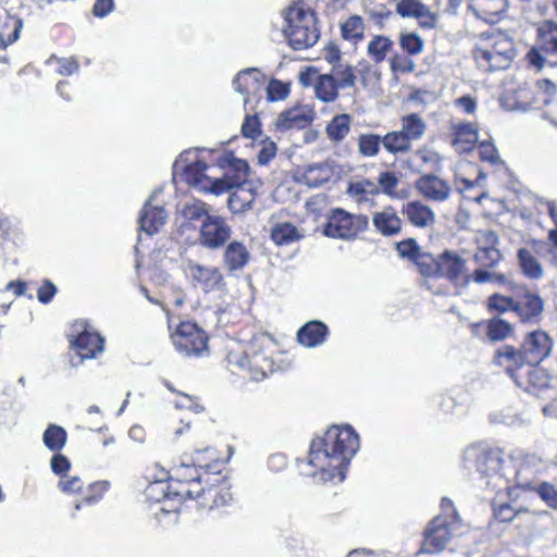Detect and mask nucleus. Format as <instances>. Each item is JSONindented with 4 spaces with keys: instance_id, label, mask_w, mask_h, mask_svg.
<instances>
[{
    "instance_id": "1",
    "label": "nucleus",
    "mask_w": 557,
    "mask_h": 557,
    "mask_svg": "<svg viewBox=\"0 0 557 557\" xmlns=\"http://www.w3.org/2000/svg\"><path fill=\"white\" fill-rule=\"evenodd\" d=\"M359 449V436L350 425L331 426L323 437L313 438L308 465L320 469V480L343 482L350 459Z\"/></svg>"
},
{
    "instance_id": "2",
    "label": "nucleus",
    "mask_w": 557,
    "mask_h": 557,
    "mask_svg": "<svg viewBox=\"0 0 557 557\" xmlns=\"http://www.w3.org/2000/svg\"><path fill=\"white\" fill-rule=\"evenodd\" d=\"M463 459L466 466L474 468L484 484L494 490L508 488L511 481L522 488L531 486L532 470L523 463L516 468L511 458L505 463L499 448L471 445L465 450Z\"/></svg>"
},
{
    "instance_id": "3",
    "label": "nucleus",
    "mask_w": 557,
    "mask_h": 557,
    "mask_svg": "<svg viewBox=\"0 0 557 557\" xmlns=\"http://www.w3.org/2000/svg\"><path fill=\"white\" fill-rule=\"evenodd\" d=\"M284 36L295 50L310 48L320 38L315 13L304 2L290 5L284 12Z\"/></svg>"
},
{
    "instance_id": "4",
    "label": "nucleus",
    "mask_w": 557,
    "mask_h": 557,
    "mask_svg": "<svg viewBox=\"0 0 557 557\" xmlns=\"http://www.w3.org/2000/svg\"><path fill=\"white\" fill-rule=\"evenodd\" d=\"M189 185L199 187L203 191L221 195L236 188L228 198V207L233 212H244L251 208L253 194L251 183L243 176H222L210 181V176H185Z\"/></svg>"
},
{
    "instance_id": "5",
    "label": "nucleus",
    "mask_w": 557,
    "mask_h": 557,
    "mask_svg": "<svg viewBox=\"0 0 557 557\" xmlns=\"http://www.w3.org/2000/svg\"><path fill=\"white\" fill-rule=\"evenodd\" d=\"M473 55L484 72L504 70L515 57L513 42L503 33L491 34L474 49Z\"/></svg>"
},
{
    "instance_id": "6",
    "label": "nucleus",
    "mask_w": 557,
    "mask_h": 557,
    "mask_svg": "<svg viewBox=\"0 0 557 557\" xmlns=\"http://www.w3.org/2000/svg\"><path fill=\"white\" fill-rule=\"evenodd\" d=\"M368 224V218L364 215H352L342 209H336L325 224L323 234L332 238L348 239L366 230Z\"/></svg>"
},
{
    "instance_id": "7",
    "label": "nucleus",
    "mask_w": 557,
    "mask_h": 557,
    "mask_svg": "<svg viewBox=\"0 0 557 557\" xmlns=\"http://www.w3.org/2000/svg\"><path fill=\"white\" fill-rule=\"evenodd\" d=\"M172 342L180 354L199 356L207 349L208 336L196 323L187 321L177 326Z\"/></svg>"
},
{
    "instance_id": "8",
    "label": "nucleus",
    "mask_w": 557,
    "mask_h": 557,
    "mask_svg": "<svg viewBox=\"0 0 557 557\" xmlns=\"http://www.w3.org/2000/svg\"><path fill=\"white\" fill-rule=\"evenodd\" d=\"M451 530V522L446 518H433L424 531V541L419 553L437 554L443 552L450 542Z\"/></svg>"
},
{
    "instance_id": "9",
    "label": "nucleus",
    "mask_w": 557,
    "mask_h": 557,
    "mask_svg": "<svg viewBox=\"0 0 557 557\" xmlns=\"http://www.w3.org/2000/svg\"><path fill=\"white\" fill-rule=\"evenodd\" d=\"M162 193V188H156L149 198L145 201L138 216L139 231L148 235L157 234L165 224L168 213L162 203H159L157 197Z\"/></svg>"
},
{
    "instance_id": "10",
    "label": "nucleus",
    "mask_w": 557,
    "mask_h": 557,
    "mask_svg": "<svg viewBox=\"0 0 557 557\" xmlns=\"http://www.w3.org/2000/svg\"><path fill=\"white\" fill-rule=\"evenodd\" d=\"M544 306V299L529 289H524L515 296V313L521 323H539L543 318Z\"/></svg>"
},
{
    "instance_id": "11",
    "label": "nucleus",
    "mask_w": 557,
    "mask_h": 557,
    "mask_svg": "<svg viewBox=\"0 0 557 557\" xmlns=\"http://www.w3.org/2000/svg\"><path fill=\"white\" fill-rule=\"evenodd\" d=\"M521 347L528 366L534 368L549 357L553 349V339L544 331L537 330L527 334Z\"/></svg>"
},
{
    "instance_id": "12",
    "label": "nucleus",
    "mask_w": 557,
    "mask_h": 557,
    "mask_svg": "<svg viewBox=\"0 0 557 557\" xmlns=\"http://www.w3.org/2000/svg\"><path fill=\"white\" fill-rule=\"evenodd\" d=\"M231 236V227L225 220L212 214L203 224L200 225L199 243L209 249L222 247Z\"/></svg>"
},
{
    "instance_id": "13",
    "label": "nucleus",
    "mask_w": 557,
    "mask_h": 557,
    "mask_svg": "<svg viewBox=\"0 0 557 557\" xmlns=\"http://www.w3.org/2000/svg\"><path fill=\"white\" fill-rule=\"evenodd\" d=\"M557 57V23L547 22L541 29L539 48H533L529 54L532 65L541 70L545 66L546 57Z\"/></svg>"
},
{
    "instance_id": "14",
    "label": "nucleus",
    "mask_w": 557,
    "mask_h": 557,
    "mask_svg": "<svg viewBox=\"0 0 557 557\" xmlns=\"http://www.w3.org/2000/svg\"><path fill=\"white\" fill-rule=\"evenodd\" d=\"M493 361L496 366L505 368L507 374L518 386H522V383L517 376V371L522 367L528 366V361L521 345L519 347H515L512 345L500 346L495 350Z\"/></svg>"
},
{
    "instance_id": "15",
    "label": "nucleus",
    "mask_w": 557,
    "mask_h": 557,
    "mask_svg": "<svg viewBox=\"0 0 557 557\" xmlns=\"http://www.w3.org/2000/svg\"><path fill=\"white\" fill-rule=\"evenodd\" d=\"M205 147L188 148L182 151L172 165V174H205L209 164L200 157Z\"/></svg>"
},
{
    "instance_id": "16",
    "label": "nucleus",
    "mask_w": 557,
    "mask_h": 557,
    "mask_svg": "<svg viewBox=\"0 0 557 557\" xmlns=\"http://www.w3.org/2000/svg\"><path fill=\"white\" fill-rule=\"evenodd\" d=\"M71 346L75 349L79 362H83L85 359L96 358L98 354L103 351L104 338L97 332L85 329L71 341Z\"/></svg>"
},
{
    "instance_id": "17",
    "label": "nucleus",
    "mask_w": 557,
    "mask_h": 557,
    "mask_svg": "<svg viewBox=\"0 0 557 557\" xmlns=\"http://www.w3.org/2000/svg\"><path fill=\"white\" fill-rule=\"evenodd\" d=\"M508 9V0H471L468 10L488 24L498 23Z\"/></svg>"
},
{
    "instance_id": "18",
    "label": "nucleus",
    "mask_w": 557,
    "mask_h": 557,
    "mask_svg": "<svg viewBox=\"0 0 557 557\" xmlns=\"http://www.w3.org/2000/svg\"><path fill=\"white\" fill-rule=\"evenodd\" d=\"M187 269L191 278L199 284L200 288L209 293L224 286V277L218 268L205 267L188 261Z\"/></svg>"
},
{
    "instance_id": "19",
    "label": "nucleus",
    "mask_w": 557,
    "mask_h": 557,
    "mask_svg": "<svg viewBox=\"0 0 557 557\" xmlns=\"http://www.w3.org/2000/svg\"><path fill=\"white\" fill-rule=\"evenodd\" d=\"M313 113L306 107H296L280 113L275 127L280 131L304 129L311 124Z\"/></svg>"
},
{
    "instance_id": "20",
    "label": "nucleus",
    "mask_w": 557,
    "mask_h": 557,
    "mask_svg": "<svg viewBox=\"0 0 557 557\" xmlns=\"http://www.w3.org/2000/svg\"><path fill=\"white\" fill-rule=\"evenodd\" d=\"M479 140L478 128L470 122H461L453 126L451 145L458 152H469Z\"/></svg>"
},
{
    "instance_id": "21",
    "label": "nucleus",
    "mask_w": 557,
    "mask_h": 557,
    "mask_svg": "<svg viewBox=\"0 0 557 557\" xmlns=\"http://www.w3.org/2000/svg\"><path fill=\"white\" fill-rule=\"evenodd\" d=\"M466 268V261L458 253L445 250L438 255L437 277H445L449 282H457Z\"/></svg>"
},
{
    "instance_id": "22",
    "label": "nucleus",
    "mask_w": 557,
    "mask_h": 557,
    "mask_svg": "<svg viewBox=\"0 0 557 557\" xmlns=\"http://www.w3.org/2000/svg\"><path fill=\"white\" fill-rule=\"evenodd\" d=\"M329 335V327L319 320H312L304 324L297 332L299 344L305 347H317L322 345Z\"/></svg>"
},
{
    "instance_id": "23",
    "label": "nucleus",
    "mask_w": 557,
    "mask_h": 557,
    "mask_svg": "<svg viewBox=\"0 0 557 557\" xmlns=\"http://www.w3.org/2000/svg\"><path fill=\"white\" fill-rule=\"evenodd\" d=\"M249 260L250 253L243 243L233 240L226 245L223 253V263L230 272L244 269Z\"/></svg>"
},
{
    "instance_id": "24",
    "label": "nucleus",
    "mask_w": 557,
    "mask_h": 557,
    "mask_svg": "<svg viewBox=\"0 0 557 557\" xmlns=\"http://www.w3.org/2000/svg\"><path fill=\"white\" fill-rule=\"evenodd\" d=\"M416 185L424 197L436 201L445 200L450 193V187L440 176H420Z\"/></svg>"
},
{
    "instance_id": "25",
    "label": "nucleus",
    "mask_w": 557,
    "mask_h": 557,
    "mask_svg": "<svg viewBox=\"0 0 557 557\" xmlns=\"http://www.w3.org/2000/svg\"><path fill=\"white\" fill-rule=\"evenodd\" d=\"M407 219L417 227H426L435 222L433 210L420 201H410L404 207Z\"/></svg>"
},
{
    "instance_id": "26",
    "label": "nucleus",
    "mask_w": 557,
    "mask_h": 557,
    "mask_svg": "<svg viewBox=\"0 0 557 557\" xmlns=\"http://www.w3.org/2000/svg\"><path fill=\"white\" fill-rule=\"evenodd\" d=\"M373 224L384 236L396 235L401 230V221L392 209L374 213Z\"/></svg>"
},
{
    "instance_id": "27",
    "label": "nucleus",
    "mask_w": 557,
    "mask_h": 557,
    "mask_svg": "<svg viewBox=\"0 0 557 557\" xmlns=\"http://www.w3.org/2000/svg\"><path fill=\"white\" fill-rule=\"evenodd\" d=\"M515 333L513 325L500 317L486 321V337L491 343L503 342Z\"/></svg>"
},
{
    "instance_id": "28",
    "label": "nucleus",
    "mask_w": 557,
    "mask_h": 557,
    "mask_svg": "<svg viewBox=\"0 0 557 557\" xmlns=\"http://www.w3.org/2000/svg\"><path fill=\"white\" fill-rule=\"evenodd\" d=\"M259 75L260 72L255 67H248L240 71L232 82L234 90L247 96L258 88L260 83Z\"/></svg>"
},
{
    "instance_id": "29",
    "label": "nucleus",
    "mask_w": 557,
    "mask_h": 557,
    "mask_svg": "<svg viewBox=\"0 0 557 557\" xmlns=\"http://www.w3.org/2000/svg\"><path fill=\"white\" fill-rule=\"evenodd\" d=\"M180 213L186 223L200 222V225L212 215L209 213L208 205L200 200L185 202L180 209Z\"/></svg>"
},
{
    "instance_id": "30",
    "label": "nucleus",
    "mask_w": 557,
    "mask_h": 557,
    "mask_svg": "<svg viewBox=\"0 0 557 557\" xmlns=\"http://www.w3.org/2000/svg\"><path fill=\"white\" fill-rule=\"evenodd\" d=\"M401 133L410 140L418 141L423 136L426 125L418 113H409L400 120Z\"/></svg>"
},
{
    "instance_id": "31",
    "label": "nucleus",
    "mask_w": 557,
    "mask_h": 557,
    "mask_svg": "<svg viewBox=\"0 0 557 557\" xmlns=\"http://www.w3.org/2000/svg\"><path fill=\"white\" fill-rule=\"evenodd\" d=\"M315 97L323 102H333L338 97V87L334 75L322 74L318 76L314 87Z\"/></svg>"
},
{
    "instance_id": "32",
    "label": "nucleus",
    "mask_w": 557,
    "mask_h": 557,
    "mask_svg": "<svg viewBox=\"0 0 557 557\" xmlns=\"http://www.w3.org/2000/svg\"><path fill=\"white\" fill-rule=\"evenodd\" d=\"M517 257L521 271L527 277L531 280H539L543 276V268L541 263L527 248H520Z\"/></svg>"
},
{
    "instance_id": "33",
    "label": "nucleus",
    "mask_w": 557,
    "mask_h": 557,
    "mask_svg": "<svg viewBox=\"0 0 557 557\" xmlns=\"http://www.w3.org/2000/svg\"><path fill=\"white\" fill-rule=\"evenodd\" d=\"M364 28L363 18L359 15H352L341 25L342 37L356 45L363 39Z\"/></svg>"
},
{
    "instance_id": "34",
    "label": "nucleus",
    "mask_w": 557,
    "mask_h": 557,
    "mask_svg": "<svg viewBox=\"0 0 557 557\" xmlns=\"http://www.w3.org/2000/svg\"><path fill=\"white\" fill-rule=\"evenodd\" d=\"M351 117L343 113L335 115L326 126V134L332 141L343 140L350 131Z\"/></svg>"
},
{
    "instance_id": "35",
    "label": "nucleus",
    "mask_w": 557,
    "mask_h": 557,
    "mask_svg": "<svg viewBox=\"0 0 557 557\" xmlns=\"http://www.w3.org/2000/svg\"><path fill=\"white\" fill-rule=\"evenodd\" d=\"M382 145L389 153L396 154L408 152L412 147V141L401 131H394L382 138Z\"/></svg>"
},
{
    "instance_id": "36",
    "label": "nucleus",
    "mask_w": 557,
    "mask_h": 557,
    "mask_svg": "<svg viewBox=\"0 0 557 557\" xmlns=\"http://www.w3.org/2000/svg\"><path fill=\"white\" fill-rule=\"evenodd\" d=\"M66 438V431L57 424H49L42 434L44 444L51 451H60L65 446Z\"/></svg>"
},
{
    "instance_id": "37",
    "label": "nucleus",
    "mask_w": 557,
    "mask_h": 557,
    "mask_svg": "<svg viewBox=\"0 0 557 557\" xmlns=\"http://www.w3.org/2000/svg\"><path fill=\"white\" fill-rule=\"evenodd\" d=\"M393 45V41L388 37L375 35L368 44L367 52L375 63H381L392 50Z\"/></svg>"
},
{
    "instance_id": "38",
    "label": "nucleus",
    "mask_w": 557,
    "mask_h": 557,
    "mask_svg": "<svg viewBox=\"0 0 557 557\" xmlns=\"http://www.w3.org/2000/svg\"><path fill=\"white\" fill-rule=\"evenodd\" d=\"M216 165L223 172H233L234 174H248L249 172L248 162L237 158L232 151L223 153L218 159Z\"/></svg>"
},
{
    "instance_id": "39",
    "label": "nucleus",
    "mask_w": 557,
    "mask_h": 557,
    "mask_svg": "<svg viewBox=\"0 0 557 557\" xmlns=\"http://www.w3.org/2000/svg\"><path fill=\"white\" fill-rule=\"evenodd\" d=\"M296 226L290 223H281L271 231V238L280 246L290 244L299 238Z\"/></svg>"
},
{
    "instance_id": "40",
    "label": "nucleus",
    "mask_w": 557,
    "mask_h": 557,
    "mask_svg": "<svg viewBox=\"0 0 557 557\" xmlns=\"http://www.w3.org/2000/svg\"><path fill=\"white\" fill-rule=\"evenodd\" d=\"M230 362L235 363L237 367L242 369L248 368L250 370L256 371L260 370L262 372V375H265L261 362H268V360L260 354L255 352L252 355H249L245 352L243 355H231Z\"/></svg>"
},
{
    "instance_id": "41",
    "label": "nucleus",
    "mask_w": 557,
    "mask_h": 557,
    "mask_svg": "<svg viewBox=\"0 0 557 557\" xmlns=\"http://www.w3.org/2000/svg\"><path fill=\"white\" fill-rule=\"evenodd\" d=\"M488 311H494L497 314L506 312L515 313V297L505 296L498 293L492 294L486 300Z\"/></svg>"
},
{
    "instance_id": "42",
    "label": "nucleus",
    "mask_w": 557,
    "mask_h": 557,
    "mask_svg": "<svg viewBox=\"0 0 557 557\" xmlns=\"http://www.w3.org/2000/svg\"><path fill=\"white\" fill-rule=\"evenodd\" d=\"M421 275L425 277H437L438 273V256L434 257L429 252H420L413 261Z\"/></svg>"
},
{
    "instance_id": "43",
    "label": "nucleus",
    "mask_w": 557,
    "mask_h": 557,
    "mask_svg": "<svg viewBox=\"0 0 557 557\" xmlns=\"http://www.w3.org/2000/svg\"><path fill=\"white\" fill-rule=\"evenodd\" d=\"M331 75H334L338 89L350 88L356 84L355 67L352 65H334Z\"/></svg>"
},
{
    "instance_id": "44",
    "label": "nucleus",
    "mask_w": 557,
    "mask_h": 557,
    "mask_svg": "<svg viewBox=\"0 0 557 557\" xmlns=\"http://www.w3.org/2000/svg\"><path fill=\"white\" fill-rule=\"evenodd\" d=\"M176 488L170 485L168 482L156 481L150 483L146 490L147 496L156 502H162L164 499H172L174 496L173 492Z\"/></svg>"
},
{
    "instance_id": "45",
    "label": "nucleus",
    "mask_w": 557,
    "mask_h": 557,
    "mask_svg": "<svg viewBox=\"0 0 557 557\" xmlns=\"http://www.w3.org/2000/svg\"><path fill=\"white\" fill-rule=\"evenodd\" d=\"M425 8L419 0H400L396 4V13L404 18H418Z\"/></svg>"
},
{
    "instance_id": "46",
    "label": "nucleus",
    "mask_w": 557,
    "mask_h": 557,
    "mask_svg": "<svg viewBox=\"0 0 557 557\" xmlns=\"http://www.w3.org/2000/svg\"><path fill=\"white\" fill-rule=\"evenodd\" d=\"M382 138L375 134H362L358 139V148L362 156L374 157L380 149Z\"/></svg>"
},
{
    "instance_id": "47",
    "label": "nucleus",
    "mask_w": 557,
    "mask_h": 557,
    "mask_svg": "<svg viewBox=\"0 0 557 557\" xmlns=\"http://www.w3.org/2000/svg\"><path fill=\"white\" fill-rule=\"evenodd\" d=\"M399 45L404 51L411 55L421 53L424 48V42L417 33L400 34Z\"/></svg>"
},
{
    "instance_id": "48",
    "label": "nucleus",
    "mask_w": 557,
    "mask_h": 557,
    "mask_svg": "<svg viewBox=\"0 0 557 557\" xmlns=\"http://www.w3.org/2000/svg\"><path fill=\"white\" fill-rule=\"evenodd\" d=\"M474 259L482 267L493 268L502 259V253L497 247H480Z\"/></svg>"
},
{
    "instance_id": "49",
    "label": "nucleus",
    "mask_w": 557,
    "mask_h": 557,
    "mask_svg": "<svg viewBox=\"0 0 557 557\" xmlns=\"http://www.w3.org/2000/svg\"><path fill=\"white\" fill-rule=\"evenodd\" d=\"M174 472L177 476L178 482L184 481L186 483H201L202 478L199 472V469L194 465L182 462L181 465L174 468Z\"/></svg>"
},
{
    "instance_id": "50",
    "label": "nucleus",
    "mask_w": 557,
    "mask_h": 557,
    "mask_svg": "<svg viewBox=\"0 0 557 557\" xmlns=\"http://www.w3.org/2000/svg\"><path fill=\"white\" fill-rule=\"evenodd\" d=\"M57 62V73L63 76H70L79 70V64L74 58H57L55 55L50 57L47 60L48 64Z\"/></svg>"
},
{
    "instance_id": "51",
    "label": "nucleus",
    "mask_w": 557,
    "mask_h": 557,
    "mask_svg": "<svg viewBox=\"0 0 557 557\" xmlns=\"http://www.w3.org/2000/svg\"><path fill=\"white\" fill-rule=\"evenodd\" d=\"M525 509H515L510 504L503 503L499 505L493 504V515L499 522H511L515 517Z\"/></svg>"
},
{
    "instance_id": "52",
    "label": "nucleus",
    "mask_w": 557,
    "mask_h": 557,
    "mask_svg": "<svg viewBox=\"0 0 557 557\" xmlns=\"http://www.w3.org/2000/svg\"><path fill=\"white\" fill-rule=\"evenodd\" d=\"M396 250L401 258H407L411 261H414L418 255L421 252L417 240L413 238H408L396 243Z\"/></svg>"
},
{
    "instance_id": "53",
    "label": "nucleus",
    "mask_w": 557,
    "mask_h": 557,
    "mask_svg": "<svg viewBox=\"0 0 557 557\" xmlns=\"http://www.w3.org/2000/svg\"><path fill=\"white\" fill-rule=\"evenodd\" d=\"M213 493L216 494L214 487L191 488V487H186V486H181L180 488H176L173 492L174 496L176 498H178L180 500H182L185 496L190 499L200 498V497H209V495H212Z\"/></svg>"
},
{
    "instance_id": "54",
    "label": "nucleus",
    "mask_w": 557,
    "mask_h": 557,
    "mask_svg": "<svg viewBox=\"0 0 557 557\" xmlns=\"http://www.w3.org/2000/svg\"><path fill=\"white\" fill-rule=\"evenodd\" d=\"M536 492L541 499L550 508L557 510V490L554 485L547 482H542L537 487Z\"/></svg>"
},
{
    "instance_id": "55",
    "label": "nucleus",
    "mask_w": 557,
    "mask_h": 557,
    "mask_svg": "<svg viewBox=\"0 0 557 557\" xmlns=\"http://www.w3.org/2000/svg\"><path fill=\"white\" fill-rule=\"evenodd\" d=\"M267 91L268 98L271 101H278L284 100L288 96L289 88L284 83L273 79L270 82Z\"/></svg>"
},
{
    "instance_id": "56",
    "label": "nucleus",
    "mask_w": 557,
    "mask_h": 557,
    "mask_svg": "<svg viewBox=\"0 0 557 557\" xmlns=\"http://www.w3.org/2000/svg\"><path fill=\"white\" fill-rule=\"evenodd\" d=\"M442 513L437 517H444L447 521L451 522V525L455 523H460V516L455 508L453 502L449 498L444 497L441 503Z\"/></svg>"
},
{
    "instance_id": "57",
    "label": "nucleus",
    "mask_w": 557,
    "mask_h": 557,
    "mask_svg": "<svg viewBox=\"0 0 557 557\" xmlns=\"http://www.w3.org/2000/svg\"><path fill=\"white\" fill-rule=\"evenodd\" d=\"M480 157L484 161H488L492 164L500 162V157L495 146L487 141L480 144Z\"/></svg>"
},
{
    "instance_id": "58",
    "label": "nucleus",
    "mask_w": 557,
    "mask_h": 557,
    "mask_svg": "<svg viewBox=\"0 0 557 557\" xmlns=\"http://www.w3.org/2000/svg\"><path fill=\"white\" fill-rule=\"evenodd\" d=\"M260 123L256 115H247L243 125L242 133L247 138H256L260 134Z\"/></svg>"
},
{
    "instance_id": "59",
    "label": "nucleus",
    "mask_w": 557,
    "mask_h": 557,
    "mask_svg": "<svg viewBox=\"0 0 557 557\" xmlns=\"http://www.w3.org/2000/svg\"><path fill=\"white\" fill-rule=\"evenodd\" d=\"M110 483L108 481H99L90 484V494L84 498L87 504H94L99 500L103 493L109 488Z\"/></svg>"
},
{
    "instance_id": "60",
    "label": "nucleus",
    "mask_w": 557,
    "mask_h": 557,
    "mask_svg": "<svg viewBox=\"0 0 557 557\" xmlns=\"http://www.w3.org/2000/svg\"><path fill=\"white\" fill-rule=\"evenodd\" d=\"M58 292L57 286L49 280H46L42 285L38 288V300L47 305L49 304Z\"/></svg>"
},
{
    "instance_id": "61",
    "label": "nucleus",
    "mask_w": 557,
    "mask_h": 557,
    "mask_svg": "<svg viewBox=\"0 0 557 557\" xmlns=\"http://www.w3.org/2000/svg\"><path fill=\"white\" fill-rule=\"evenodd\" d=\"M50 467L55 474L62 475L70 470L71 462L64 455L55 454L51 458Z\"/></svg>"
},
{
    "instance_id": "62",
    "label": "nucleus",
    "mask_w": 557,
    "mask_h": 557,
    "mask_svg": "<svg viewBox=\"0 0 557 557\" xmlns=\"http://www.w3.org/2000/svg\"><path fill=\"white\" fill-rule=\"evenodd\" d=\"M276 153V145L273 141L265 143L258 152L259 164H268Z\"/></svg>"
},
{
    "instance_id": "63",
    "label": "nucleus",
    "mask_w": 557,
    "mask_h": 557,
    "mask_svg": "<svg viewBox=\"0 0 557 557\" xmlns=\"http://www.w3.org/2000/svg\"><path fill=\"white\" fill-rule=\"evenodd\" d=\"M398 185L397 176H379L380 191L393 196L396 194V187Z\"/></svg>"
},
{
    "instance_id": "64",
    "label": "nucleus",
    "mask_w": 557,
    "mask_h": 557,
    "mask_svg": "<svg viewBox=\"0 0 557 557\" xmlns=\"http://www.w3.org/2000/svg\"><path fill=\"white\" fill-rule=\"evenodd\" d=\"M113 9H114L113 0H96L94 8H92V13L97 17L102 18V17L107 16L109 13H111L113 11Z\"/></svg>"
}]
</instances>
